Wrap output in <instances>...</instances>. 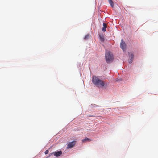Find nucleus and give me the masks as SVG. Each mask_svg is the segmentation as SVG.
Returning <instances> with one entry per match:
<instances>
[{
    "mask_svg": "<svg viewBox=\"0 0 158 158\" xmlns=\"http://www.w3.org/2000/svg\"><path fill=\"white\" fill-rule=\"evenodd\" d=\"M92 81L93 84L97 87L104 88L106 87L107 84L104 81L95 76H93Z\"/></svg>",
    "mask_w": 158,
    "mask_h": 158,
    "instance_id": "f257e3e1",
    "label": "nucleus"
},
{
    "mask_svg": "<svg viewBox=\"0 0 158 158\" xmlns=\"http://www.w3.org/2000/svg\"><path fill=\"white\" fill-rule=\"evenodd\" d=\"M108 2L110 4L112 8H113L114 7V4L112 0H108Z\"/></svg>",
    "mask_w": 158,
    "mask_h": 158,
    "instance_id": "1a4fd4ad",
    "label": "nucleus"
},
{
    "mask_svg": "<svg viewBox=\"0 0 158 158\" xmlns=\"http://www.w3.org/2000/svg\"><path fill=\"white\" fill-rule=\"evenodd\" d=\"M99 36L100 41L102 42H104V38L103 35V34H100L99 35Z\"/></svg>",
    "mask_w": 158,
    "mask_h": 158,
    "instance_id": "423d86ee",
    "label": "nucleus"
},
{
    "mask_svg": "<svg viewBox=\"0 0 158 158\" xmlns=\"http://www.w3.org/2000/svg\"><path fill=\"white\" fill-rule=\"evenodd\" d=\"M54 155L57 157L60 156L62 153V152L61 151H59L53 153Z\"/></svg>",
    "mask_w": 158,
    "mask_h": 158,
    "instance_id": "39448f33",
    "label": "nucleus"
},
{
    "mask_svg": "<svg viewBox=\"0 0 158 158\" xmlns=\"http://www.w3.org/2000/svg\"><path fill=\"white\" fill-rule=\"evenodd\" d=\"M121 48L123 51H125L126 49V45L125 42L122 40L120 44Z\"/></svg>",
    "mask_w": 158,
    "mask_h": 158,
    "instance_id": "7ed1b4c3",
    "label": "nucleus"
},
{
    "mask_svg": "<svg viewBox=\"0 0 158 158\" xmlns=\"http://www.w3.org/2000/svg\"><path fill=\"white\" fill-rule=\"evenodd\" d=\"M49 152V151L48 150H46L45 151V154H48Z\"/></svg>",
    "mask_w": 158,
    "mask_h": 158,
    "instance_id": "f8f14e48",
    "label": "nucleus"
},
{
    "mask_svg": "<svg viewBox=\"0 0 158 158\" xmlns=\"http://www.w3.org/2000/svg\"><path fill=\"white\" fill-rule=\"evenodd\" d=\"M76 143V141H74L70 142V148L73 147Z\"/></svg>",
    "mask_w": 158,
    "mask_h": 158,
    "instance_id": "0eeeda50",
    "label": "nucleus"
},
{
    "mask_svg": "<svg viewBox=\"0 0 158 158\" xmlns=\"http://www.w3.org/2000/svg\"><path fill=\"white\" fill-rule=\"evenodd\" d=\"M67 147L68 148H69V143H68Z\"/></svg>",
    "mask_w": 158,
    "mask_h": 158,
    "instance_id": "4468645a",
    "label": "nucleus"
},
{
    "mask_svg": "<svg viewBox=\"0 0 158 158\" xmlns=\"http://www.w3.org/2000/svg\"><path fill=\"white\" fill-rule=\"evenodd\" d=\"M52 154V153H50L49 154V155L48 156L47 158H48V157H49Z\"/></svg>",
    "mask_w": 158,
    "mask_h": 158,
    "instance_id": "ddd939ff",
    "label": "nucleus"
},
{
    "mask_svg": "<svg viewBox=\"0 0 158 158\" xmlns=\"http://www.w3.org/2000/svg\"><path fill=\"white\" fill-rule=\"evenodd\" d=\"M92 141V140L89 139L87 137L85 138L82 140V142H85L86 141Z\"/></svg>",
    "mask_w": 158,
    "mask_h": 158,
    "instance_id": "9d476101",
    "label": "nucleus"
},
{
    "mask_svg": "<svg viewBox=\"0 0 158 158\" xmlns=\"http://www.w3.org/2000/svg\"><path fill=\"white\" fill-rule=\"evenodd\" d=\"M89 37V34H87L85 37L84 39L85 40H88Z\"/></svg>",
    "mask_w": 158,
    "mask_h": 158,
    "instance_id": "9b49d317",
    "label": "nucleus"
},
{
    "mask_svg": "<svg viewBox=\"0 0 158 158\" xmlns=\"http://www.w3.org/2000/svg\"><path fill=\"white\" fill-rule=\"evenodd\" d=\"M129 58H130L129 60V63H132L133 58L134 57V55L132 52H128Z\"/></svg>",
    "mask_w": 158,
    "mask_h": 158,
    "instance_id": "20e7f679",
    "label": "nucleus"
},
{
    "mask_svg": "<svg viewBox=\"0 0 158 158\" xmlns=\"http://www.w3.org/2000/svg\"><path fill=\"white\" fill-rule=\"evenodd\" d=\"M105 57L106 61L108 63L112 62L114 59L113 54L111 52L108 50L106 51Z\"/></svg>",
    "mask_w": 158,
    "mask_h": 158,
    "instance_id": "f03ea898",
    "label": "nucleus"
},
{
    "mask_svg": "<svg viewBox=\"0 0 158 158\" xmlns=\"http://www.w3.org/2000/svg\"><path fill=\"white\" fill-rule=\"evenodd\" d=\"M103 27L102 28V31L104 32H105L106 31V29L107 27V24H106L104 23H103Z\"/></svg>",
    "mask_w": 158,
    "mask_h": 158,
    "instance_id": "6e6552de",
    "label": "nucleus"
}]
</instances>
